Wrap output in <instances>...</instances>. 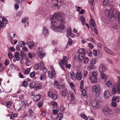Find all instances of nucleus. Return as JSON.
<instances>
[{"label":"nucleus","instance_id":"1","mask_svg":"<svg viewBox=\"0 0 120 120\" xmlns=\"http://www.w3.org/2000/svg\"><path fill=\"white\" fill-rule=\"evenodd\" d=\"M52 24L51 27L52 29L55 28L56 31L58 32H64L66 31L68 36V29L64 25L66 23L64 15L59 12L55 13L53 15H50L49 18Z\"/></svg>","mask_w":120,"mask_h":120},{"label":"nucleus","instance_id":"2","mask_svg":"<svg viewBox=\"0 0 120 120\" xmlns=\"http://www.w3.org/2000/svg\"><path fill=\"white\" fill-rule=\"evenodd\" d=\"M105 14L106 16L109 18L110 21H111L110 19H115L118 18V23L120 25V13L118 11L114 9V8L106 9Z\"/></svg>","mask_w":120,"mask_h":120},{"label":"nucleus","instance_id":"3","mask_svg":"<svg viewBox=\"0 0 120 120\" xmlns=\"http://www.w3.org/2000/svg\"><path fill=\"white\" fill-rule=\"evenodd\" d=\"M75 74L73 71H71L69 74L68 75L70 76L71 78L74 80L76 79L77 80H80L83 76L81 71H78L76 73V77L75 76Z\"/></svg>","mask_w":120,"mask_h":120},{"label":"nucleus","instance_id":"4","mask_svg":"<svg viewBox=\"0 0 120 120\" xmlns=\"http://www.w3.org/2000/svg\"><path fill=\"white\" fill-rule=\"evenodd\" d=\"M103 112L104 114L109 117H112L113 113L110 109L107 106H105L103 109Z\"/></svg>","mask_w":120,"mask_h":120},{"label":"nucleus","instance_id":"5","mask_svg":"<svg viewBox=\"0 0 120 120\" xmlns=\"http://www.w3.org/2000/svg\"><path fill=\"white\" fill-rule=\"evenodd\" d=\"M52 4L53 7L59 8L63 6L64 2L62 1H58V0H52Z\"/></svg>","mask_w":120,"mask_h":120},{"label":"nucleus","instance_id":"6","mask_svg":"<svg viewBox=\"0 0 120 120\" xmlns=\"http://www.w3.org/2000/svg\"><path fill=\"white\" fill-rule=\"evenodd\" d=\"M63 60H61V63H60V62H59V64L60 66V67L62 68L63 70L64 71V67L62 64H63L64 65V64H65L66 67L67 68H68V58L66 56H64L63 58Z\"/></svg>","mask_w":120,"mask_h":120},{"label":"nucleus","instance_id":"7","mask_svg":"<svg viewBox=\"0 0 120 120\" xmlns=\"http://www.w3.org/2000/svg\"><path fill=\"white\" fill-rule=\"evenodd\" d=\"M92 90L93 92L98 94L100 92V87L99 85H94L92 87Z\"/></svg>","mask_w":120,"mask_h":120},{"label":"nucleus","instance_id":"8","mask_svg":"<svg viewBox=\"0 0 120 120\" xmlns=\"http://www.w3.org/2000/svg\"><path fill=\"white\" fill-rule=\"evenodd\" d=\"M91 105L94 109H96L100 108V106L98 102L96 101H94L91 103Z\"/></svg>","mask_w":120,"mask_h":120},{"label":"nucleus","instance_id":"9","mask_svg":"<svg viewBox=\"0 0 120 120\" xmlns=\"http://www.w3.org/2000/svg\"><path fill=\"white\" fill-rule=\"evenodd\" d=\"M54 86L56 88H59L60 89L64 88L65 86L63 85H60L59 84V82L57 81H55L54 83Z\"/></svg>","mask_w":120,"mask_h":120},{"label":"nucleus","instance_id":"10","mask_svg":"<svg viewBox=\"0 0 120 120\" xmlns=\"http://www.w3.org/2000/svg\"><path fill=\"white\" fill-rule=\"evenodd\" d=\"M48 95L53 100H56L57 98V95L56 94L53 93L51 92H49L48 93Z\"/></svg>","mask_w":120,"mask_h":120},{"label":"nucleus","instance_id":"11","mask_svg":"<svg viewBox=\"0 0 120 120\" xmlns=\"http://www.w3.org/2000/svg\"><path fill=\"white\" fill-rule=\"evenodd\" d=\"M106 70L105 67L102 64H101L99 67V71L100 73H102Z\"/></svg>","mask_w":120,"mask_h":120},{"label":"nucleus","instance_id":"12","mask_svg":"<svg viewBox=\"0 0 120 120\" xmlns=\"http://www.w3.org/2000/svg\"><path fill=\"white\" fill-rule=\"evenodd\" d=\"M20 53L19 52H15V56L16 58V60L17 61L20 60L21 61V57Z\"/></svg>","mask_w":120,"mask_h":120},{"label":"nucleus","instance_id":"13","mask_svg":"<svg viewBox=\"0 0 120 120\" xmlns=\"http://www.w3.org/2000/svg\"><path fill=\"white\" fill-rule=\"evenodd\" d=\"M48 76L49 78H55L56 77L55 73L54 72H51V71H49L48 72Z\"/></svg>","mask_w":120,"mask_h":120},{"label":"nucleus","instance_id":"14","mask_svg":"<svg viewBox=\"0 0 120 120\" xmlns=\"http://www.w3.org/2000/svg\"><path fill=\"white\" fill-rule=\"evenodd\" d=\"M91 82L94 83H96L97 82V80L96 77L91 76L90 77Z\"/></svg>","mask_w":120,"mask_h":120},{"label":"nucleus","instance_id":"15","mask_svg":"<svg viewBox=\"0 0 120 120\" xmlns=\"http://www.w3.org/2000/svg\"><path fill=\"white\" fill-rule=\"evenodd\" d=\"M40 65L41 68V69H42V71H43V70H45V73H46L47 71V68H45V66L42 61H41L40 62Z\"/></svg>","mask_w":120,"mask_h":120},{"label":"nucleus","instance_id":"16","mask_svg":"<svg viewBox=\"0 0 120 120\" xmlns=\"http://www.w3.org/2000/svg\"><path fill=\"white\" fill-rule=\"evenodd\" d=\"M104 95L105 98H109L110 96L109 91L108 90H105L104 93Z\"/></svg>","mask_w":120,"mask_h":120},{"label":"nucleus","instance_id":"17","mask_svg":"<svg viewBox=\"0 0 120 120\" xmlns=\"http://www.w3.org/2000/svg\"><path fill=\"white\" fill-rule=\"evenodd\" d=\"M41 98V96L40 95H37L33 98V99L35 101H38Z\"/></svg>","mask_w":120,"mask_h":120},{"label":"nucleus","instance_id":"18","mask_svg":"<svg viewBox=\"0 0 120 120\" xmlns=\"http://www.w3.org/2000/svg\"><path fill=\"white\" fill-rule=\"evenodd\" d=\"M21 61L26 58V54L23 51H21Z\"/></svg>","mask_w":120,"mask_h":120},{"label":"nucleus","instance_id":"19","mask_svg":"<svg viewBox=\"0 0 120 120\" xmlns=\"http://www.w3.org/2000/svg\"><path fill=\"white\" fill-rule=\"evenodd\" d=\"M112 101H115L116 102L118 103L120 101V96L113 97L112 98Z\"/></svg>","mask_w":120,"mask_h":120},{"label":"nucleus","instance_id":"20","mask_svg":"<svg viewBox=\"0 0 120 120\" xmlns=\"http://www.w3.org/2000/svg\"><path fill=\"white\" fill-rule=\"evenodd\" d=\"M43 33L45 36H47L49 35L48 30L45 27L43 29Z\"/></svg>","mask_w":120,"mask_h":120},{"label":"nucleus","instance_id":"21","mask_svg":"<svg viewBox=\"0 0 120 120\" xmlns=\"http://www.w3.org/2000/svg\"><path fill=\"white\" fill-rule=\"evenodd\" d=\"M78 52L79 53V54H82L83 55H85L86 53L85 50L82 48L79 49L78 50Z\"/></svg>","mask_w":120,"mask_h":120},{"label":"nucleus","instance_id":"22","mask_svg":"<svg viewBox=\"0 0 120 120\" xmlns=\"http://www.w3.org/2000/svg\"><path fill=\"white\" fill-rule=\"evenodd\" d=\"M110 3V0H103L102 5L104 6L108 5L109 3Z\"/></svg>","mask_w":120,"mask_h":120},{"label":"nucleus","instance_id":"23","mask_svg":"<svg viewBox=\"0 0 120 120\" xmlns=\"http://www.w3.org/2000/svg\"><path fill=\"white\" fill-rule=\"evenodd\" d=\"M103 48L104 50L108 54L110 55L112 54V51L108 48H107L105 46L103 47Z\"/></svg>","mask_w":120,"mask_h":120},{"label":"nucleus","instance_id":"24","mask_svg":"<svg viewBox=\"0 0 120 120\" xmlns=\"http://www.w3.org/2000/svg\"><path fill=\"white\" fill-rule=\"evenodd\" d=\"M69 86L71 88L72 90H73L74 93H75V90L74 89L73 87H75V85L72 82H69Z\"/></svg>","mask_w":120,"mask_h":120},{"label":"nucleus","instance_id":"25","mask_svg":"<svg viewBox=\"0 0 120 120\" xmlns=\"http://www.w3.org/2000/svg\"><path fill=\"white\" fill-rule=\"evenodd\" d=\"M63 117V115L62 113H59L56 117V120H61L62 119Z\"/></svg>","mask_w":120,"mask_h":120},{"label":"nucleus","instance_id":"26","mask_svg":"<svg viewBox=\"0 0 120 120\" xmlns=\"http://www.w3.org/2000/svg\"><path fill=\"white\" fill-rule=\"evenodd\" d=\"M84 55L82 54H79L78 56V59L80 61H82L84 58Z\"/></svg>","mask_w":120,"mask_h":120},{"label":"nucleus","instance_id":"27","mask_svg":"<svg viewBox=\"0 0 120 120\" xmlns=\"http://www.w3.org/2000/svg\"><path fill=\"white\" fill-rule=\"evenodd\" d=\"M26 44L25 42L22 41H21L19 42V46L22 47H24L25 45Z\"/></svg>","mask_w":120,"mask_h":120},{"label":"nucleus","instance_id":"28","mask_svg":"<svg viewBox=\"0 0 120 120\" xmlns=\"http://www.w3.org/2000/svg\"><path fill=\"white\" fill-rule=\"evenodd\" d=\"M80 18V20L82 25H85L86 20L85 18L82 16H81Z\"/></svg>","mask_w":120,"mask_h":120},{"label":"nucleus","instance_id":"29","mask_svg":"<svg viewBox=\"0 0 120 120\" xmlns=\"http://www.w3.org/2000/svg\"><path fill=\"white\" fill-rule=\"evenodd\" d=\"M101 74V77L102 79H105L107 78L106 75L104 73V72L102 73H100Z\"/></svg>","mask_w":120,"mask_h":120},{"label":"nucleus","instance_id":"30","mask_svg":"<svg viewBox=\"0 0 120 120\" xmlns=\"http://www.w3.org/2000/svg\"><path fill=\"white\" fill-rule=\"evenodd\" d=\"M68 35H70V36L72 38H73L74 36V35H73L72 36L71 29L69 27L68 28Z\"/></svg>","mask_w":120,"mask_h":120},{"label":"nucleus","instance_id":"31","mask_svg":"<svg viewBox=\"0 0 120 120\" xmlns=\"http://www.w3.org/2000/svg\"><path fill=\"white\" fill-rule=\"evenodd\" d=\"M94 68V66L91 64L90 65H88L87 67V69L89 71L92 70Z\"/></svg>","mask_w":120,"mask_h":120},{"label":"nucleus","instance_id":"32","mask_svg":"<svg viewBox=\"0 0 120 120\" xmlns=\"http://www.w3.org/2000/svg\"><path fill=\"white\" fill-rule=\"evenodd\" d=\"M43 72H44V73L42 74V75H41V77H40V79L41 80H42L43 79H44L45 78V77L46 76V74H45V71H43Z\"/></svg>","mask_w":120,"mask_h":120},{"label":"nucleus","instance_id":"33","mask_svg":"<svg viewBox=\"0 0 120 120\" xmlns=\"http://www.w3.org/2000/svg\"><path fill=\"white\" fill-rule=\"evenodd\" d=\"M36 84V83L34 82H32L29 85V86L31 89L33 88Z\"/></svg>","mask_w":120,"mask_h":120},{"label":"nucleus","instance_id":"34","mask_svg":"<svg viewBox=\"0 0 120 120\" xmlns=\"http://www.w3.org/2000/svg\"><path fill=\"white\" fill-rule=\"evenodd\" d=\"M42 48H40L39 49V50L40 52H41L40 54V58H42L45 55V53L43 54L40 51V50H42Z\"/></svg>","mask_w":120,"mask_h":120},{"label":"nucleus","instance_id":"35","mask_svg":"<svg viewBox=\"0 0 120 120\" xmlns=\"http://www.w3.org/2000/svg\"><path fill=\"white\" fill-rule=\"evenodd\" d=\"M90 64L94 66L96 63V60L94 58H92L90 61Z\"/></svg>","mask_w":120,"mask_h":120},{"label":"nucleus","instance_id":"36","mask_svg":"<svg viewBox=\"0 0 120 120\" xmlns=\"http://www.w3.org/2000/svg\"><path fill=\"white\" fill-rule=\"evenodd\" d=\"M9 68L10 69L12 70H15L16 68L15 67L13 64H12L10 65Z\"/></svg>","mask_w":120,"mask_h":120},{"label":"nucleus","instance_id":"37","mask_svg":"<svg viewBox=\"0 0 120 120\" xmlns=\"http://www.w3.org/2000/svg\"><path fill=\"white\" fill-rule=\"evenodd\" d=\"M81 115V117L84 119L85 120H87L88 119L87 117L83 113H82Z\"/></svg>","mask_w":120,"mask_h":120},{"label":"nucleus","instance_id":"38","mask_svg":"<svg viewBox=\"0 0 120 120\" xmlns=\"http://www.w3.org/2000/svg\"><path fill=\"white\" fill-rule=\"evenodd\" d=\"M83 62L84 64H87L89 61V59L86 57H84L83 59Z\"/></svg>","mask_w":120,"mask_h":120},{"label":"nucleus","instance_id":"39","mask_svg":"<svg viewBox=\"0 0 120 120\" xmlns=\"http://www.w3.org/2000/svg\"><path fill=\"white\" fill-rule=\"evenodd\" d=\"M30 68H27L24 71V73L26 74H27L30 73Z\"/></svg>","mask_w":120,"mask_h":120},{"label":"nucleus","instance_id":"40","mask_svg":"<svg viewBox=\"0 0 120 120\" xmlns=\"http://www.w3.org/2000/svg\"><path fill=\"white\" fill-rule=\"evenodd\" d=\"M106 85L108 87H110L112 86V83L110 81H108L106 83Z\"/></svg>","mask_w":120,"mask_h":120},{"label":"nucleus","instance_id":"41","mask_svg":"<svg viewBox=\"0 0 120 120\" xmlns=\"http://www.w3.org/2000/svg\"><path fill=\"white\" fill-rule=\"evenodd\" d=\"M116 85V88L117 90V93L118 94H120V85Z\"/></svg>","mask_w":120,"mask_h":120},{"label":"nucleus","instance_id":"42","mask_svg":"<svg viewBox=\"0 0 120 120\" xmlns=\"http://www.w3.org/2000/svg\"><path fill=\"white\" fill-rule=\"evenodd\" d=\"M8 54L9 58L11 59L12 57V53L10 52L9 51L8 52Z\"/></svg>","mask_w":120,"mask_h":120},{"label":"nucleus","instance_id":"43","mask_svg":"<svg viewBox=\"0 0 120 120\" xmlns=\"http://www.w3.org/2000/svg\"><path fill=\"white\" fill-rule=\"evenodd\" d=\"M81 91H82V94L85 97H86L87 93L86 92L85 90H81Z\"/></svg>","mask_w":120,"mask_h":120},{"label":"nucleus","instance_id":"44","mask_svg":"<svg viewBox=\"0 0 120 120\" xmlns=\"http://www.w3.org/2000/svg\"><path fill=\"white\" fill-rule=\"evenodd\" d=\"M87 53L88 56H91L92 55V52L90 50H89L87 51Z\"/></svg>","mask_w":120,"mask_h":120},{"label":"nucleus","instance_id":"45","mask_svg":"<svg viewBox=\"0 0 120 120\" xmlns=\"http://www.w3.org/2000/svg\"><path fill=\"white\" fill-rule=\"evenodd\" d=\"M28 45L31 49H34V45L31 42H29L28 43Z\"/></svg>","mask_w":120,"mask_h":120},{"label":"nucleus","instance_id":"46","mask_svg":"<svg viewBox=\"0 0 120 120\" xmlns=\"http://www.w3.org/2000/svg\"><path fill=\"white\" fill-rule=\"evenodd\" d=\"M2 21L4 23V26L5 25V24L7 22L8 20H7L5 18H2Z\"/></svg>","mask_w":120,"mask_h":120},{"label":"nucleus","instance_id":"47","mask_svg":"<svg viewBox=\"0 0 120 120\" xmlns=\"http://www.w3.org/2000/svg\"><path fill=\"white\" fill-rule=\"evenodd\" d=\"M22 86L25 87H26L27 86V82L26 81H24L22 83Z\"/></svg>","mask_w":120,"mask_h":120},{"label":"nucleus","instance_id":"48","mask_svg":"<svg viewBox=\"0 0 120 120\" xmlns=\"http://www.w3.org/2000/svg\"><path fill=\"white\" fill-rule=\"evenodd\" d=\"M116 85H120V77L118 76L117 77V82Z\"/></svg>","mask_w":120,"mask_h":120},{"label":"nucleus","instance_id":"49","mask_svg":"<svg viewBox=\"0 0 120 120\" xmlns=\"http://www.w3.org/2000/svg\"><path fill=\"white\" fill-rule=\"evenodd\" d=\"M68 40L69 41L68 42V45L69 46H70L72 44V41L71 38H69Z\"/></svg>","mask_w":120,"mask_h":120},{"label":"nucleus","instance_id":"50","mask_svg":"<svg viewBox=\"0 0 120 120\" xmlns=\"http://www.w3.org/2000/svg\"><path fill=\"white\" fill-rule=\"evenodd\" d=\"M70 93L71 94L70 97L71 99V101L73 100L74 98V95L73 93H71L70 92Z\"/></svg>","mask_w":120,"mask_h":120},{"label":"nucleus","instance_id":"51","mask_svg":"<svg viewBox=\"0 0 120 120\" xmlns=\"http://www.w3.org/2000/svg\"><path fill=\"white\" fill-rule=\"evenodd\" d=\"M29 57L30 58H32L34 56V54H32L31 53H29L28 54Z\"/></svg>","mask_w":120,"mask_h":120},{"label":"nucleus","instance_id":"52","mask_svg":"<svg viewBox=\"0 0 120 120\" xmlns=\"http://www.w3.org/2000/svg\"><path fill=\"white\" fill-rule=\"evenodd\" d=\"M83 82L82 81L80 83V87L81 90H83Z\"/></svg>","mask_w":120,"mask_h":120},{"label":"nucleus","instance_id":"53","mask_svg":"<svg viewBox=\"0 0 120 120\" xmlns=\"http://www.w3.org/2000/svg\"><path fill=\"white\" fill-rule=\"evenodd\" d=\"M41 85L38 84L35 87V88L37 90L38 89H40L41 88Z\"/></svg>","mask_w":120,"mask_h":120},{"label":"nucleus","instance_id":"54","mask_svg":"<svg viewBox=\"0 0 120 120\" xmlns=\"http://www.w3.org/2000/svg\"><path fill=\"white\" fill-rule=\"evenodd\" d=\"M34 68L35 69H38L39 68V65L38 64H36L34 65Z\"/></svg>","mask_w":120,"mask_h":120},{"label":"nucleus","instance_id":"55","mask_svg":"<svg viewBox=\"0 0 120 120\" xmlns=\"http://www.w3.org/2000/svg\"><path fill=\"white\" fill-rule=\"evenodd\" d=\"M116 89L113 88L112 90V93L113 94L115 95L116 93Z\"/></svg>","mask_w":120,"mask_h":120},{"label":"nucleus","instance_id":"56","mask_svg":"<svg viewBox=\"0 0 120 120\" xmlns=\"http://www.w3.org/2000/svg\"><path fill=\"white\" fill-rule=\"evenodd\" d=\"M115 111L116 113H120V108H116L115 109Z\"/></svg>","mask_w":120,"mask_h":120},{"label":"nucleus","instance_id":"57","mask_svg":"<svg viewBox=\"0 0 120 120\" xmlns=\"http://www.w3.org/2000/svg\"><path fill=\"white\" fill-rule=\"evenodd\" d=\"M35 72L33 71L31 72L30 74V77L32 78H34L35 75Z\"/></svg>","mask_w":120,"mask_h":120},{"label":"nucleus","instance_id":"58","mask_svg":"<svg viewBox=\"0 0 120 120\" xmlns=\"http://www.w3.org/2000/svg\"><path fill=\"white\" fill-rule=\"evenodd\" d=\"M28 19V18H23L22 20V22L25 23L26 22V20H27Z\"/></svg>","mask_w":120,"mask_h":120},{"label":"nucleus","instance_id":"59","mask_svg":"<svg viewBox=\"0 0 120 120\" xmlns=\"http://www.w3.org/2000/svg\"><path fill=\"white\" fill-rule=\"evenodd\" d=\"M60 110L61 112H63L65 110V108L64 106L62 105L60 106Z\"/></svg>","mask_w":120,"mask_h":120},{"label":"nucleus","instance_id":"60","mask_svg":"<svg viewBox=\"0 0 120 120\" xmlns=\"http://www.w3.org/2000/svg\"><path fill=\"white\" fill-rule=\"evenodd\" d=\"M89 4L91 5H92L93 4L94 0H88Z\"/></svg>","mask_w":120,"mask_h":120},{"label":"nucleus","instance_id":"61","mask_svg":"<svg viewBox=\"0 0 120 120\" xmlns=\"http://www.w3.org/2000/svg\"><path fill=\"white\" fill-rule=\"evenodd\" d=\"M90 22H91V24L93 26H96V24H95L93 19H91L90 20Z\"/></svg>","mask_w":120,"mask_h":120},{"label":"nucleus","instance_id":"62","mask_svg":"<svg viewBox=\"0 0 120 120\" xmlns=\"http://www.w3.org/2000/svg\"><path fill=\"white\" fill-rule=\"evenodd\" d=\"M117 26V25H116V24H112V27L114 29H116Z\"/></svg>","mask_w":120,"mask_h":120},{"label":"nucleus","instance_id":"63","mask_svg":"<svg viewBox=\"0 0 120 120\" xmlns=\"http://www.w3.org/2000/svg\"><path fill=\"white\" fill-rule=\"evenodd\" d=\"M9 49L11 52H14L15 51V49L13 47H11L9 48Z\"/></svg>","mask_w":120,"mask_h":120},{"label":"nucleus","instance_id":"64","mask_svg":"<svg viewBox=\"0 0 120 120\" xmlns=\"http://www.w3.org/2000/svg\"><path fill=\"white\" fill-rule=\"evenodd\" d=\"M97 46L98 48L101 49L102 48V46L101 44L100 43H97Z\"/></svg>","mask_w":120,"mask_h":120}]
</instances>
